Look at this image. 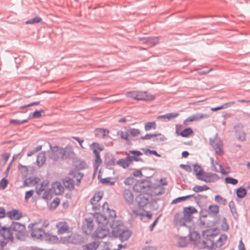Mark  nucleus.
Segmentation results:
<instances>
[{
    "label": "nucleus",
    "instance_id": "f257e3e1",
    "mask_svg": "<svg viewBox=\"0 0 250 250\" xmlns=\"http://www.w3.org/2000/svg\"><path fill=\"white\" fill-rule=\"evenodd\" d=\"M98 227L93 233L96 238L102 239L109 234V229L107 227L108 220L106 216L100 213H96L94 215Z\"/></svg>",
    "mask_w": 250,
    "mask_h": 250
},
{
    "label": "nucleus",
    "instance_id": "f03ea898",
    "mask_svg": "<svg viewBox=\"0 0 250 250\" xmlns=\"http://www.w3.org/2000/svg\"><path fill=\"white\" fill-rule=\"evenodd\" d=\"M110 227L112 229V235L115 237H119L121 242L125 241L129 238L131 232L128 229H125L122 221H115L111 223Z\"/></svg>",
    "mask_w": 250,
    "mask_h": 250
},
{
    "label": "nucleus",
    "instance_id": "7ed1b4c3",
    "mask_svg": "<svg viewBox=\"0 0 250 250\" xmlns=\"http://www.w3.org/2000/svg\"><path fill=\"white\" fill-rule=\"evenodd\" d=\"M13 239V234L9 227H1L0 229V246L3 247L9 242H12Z\"/></svg>",
    "mask_w": 250,
    "mask_h": 250
},
{
    "label": "nucleus",
    "instance_id": "20e7f679",
    "mask_svg": "<svg viewBox=\"0 0 250 250\" xmlns=\"http://www.w3.org/2000/svg\"><path fill=\"white\" fill-rule=\"evenodd\" d=\"M28 229L31 232L32 238L36 239H42L45 231L42 229L40 223H31L28 225Z\"/></svg>",
    "mask_w": 250,
    "mask_h": 250
},
{
    "label": "nucleus",
    "instance_id": "39448f33",
    "mask_svg": "<svg viewBox=\"0 0 250 250\" xmlns=\"http://www.w3.org/2000/svg\"><path fill=\"white\" fill-rule=\"evenodd\" d=\"M133 188L136 192H144L149 188V186L146 181H139L134 185Z\"/></svg>",
    "mask_w": 250,
    "mask_h": 250
},
{
    "label": "nucleus",
    "instance_id": "423d86ee",
    "mask_svg": "<svg viewBox=\"0 0 250 250\" xmlns=\"http://www.w3.org/2000/svg\"><path fill=\"white\" fill-rule=\"evenodd\" d=\"M139 39L143 43L149 46H153L159 42V39L157 37H139Z\"/></svg>",
    "mask_w": 250,
    "mask_h": 250
},
{
    "label": "nucleus",
    "instance_id": "0eeeda50",
    "mask_svg": "<svg viewBox=\"0 0 250 250\" xmlns=\"http://www.w3.org/2000/svg\"><path fill=\"white\" fill-rule=\"evenodd\" d=\"M155 96L146 91H137L136 100L138 101H152Z\"/></svg>",
    "mask_w": 250,
    "mask_h": 250
},
{
    "label": "nucleus",
    "instance_id": "6e6552de",
    "mask_svg": "<svg viewBox=\"0 0 250 250\" xmlns=\"http://www.w3.org/2000/svg\"><path fill=\"white\" fill-rule=\"evenodd\" d=\"M135 201L139 207L143 208L149 203V195L148 194H140L137 196Z\"/></svg>",
    "mask_w": 250,
    "mask_h": 250
},
{
    "label": "nucleus",
    "instance_id": "1a4fd4ad",
    "mask_svg": "<svg viewBox=\"0 0 250 250\" xmlns=\"http://www.w3.org/2000/svg\"><path fill=\"white\" fill-rule=\"evenodd\" d=\"M219 177L217 174L210 172L204 173L202 178H199V180L206 183H213L217 181Z\"/></svg>",
    "mask_w": 250,
    "mask_h": 250
},
{
    "label": "nucleus",
    "instance_id": "9d476101",
    "mask_svg": "<svg viewBox=\"0 0 250 250\" xmlns=\"http://www.w3.org/2000/svg\"><path fill=\"white\" fill-rule=\"evenodd\" d=\"M197 212V209L193 207L189 206L188 207L184 208V216H185V218H186V219L189 222H190L193 217L192 215Z\"/></svg>",
    "mask_w": 250,
    "mask_h": 250
},
{
    "label": "nucleus",
    "instance_id": "9b49d317",
    "mask_svg": "<svg viewBox=\"0 0 250 250\" xmlns=\"http://www.w3.org/2000/svg\"><path fill=\"white\" fill-rule=\"evenodd\" d=\"M174 222L176 225L180 226H185L187 222H189L186 219L185 216L182 215L181 213L177 212L174 216Z\"/></svg>",
    "mask_w": 250,
    "mask_h": 250
},
{
    "label": "nucleus",
    "instance_id": "f8f14e48",
    "mask_svg": "<svg viewBox=\"0 0 250 250\" xmlns=\"http://www.w3.org/2000/svg\"><path fill=\"white\" fill-rule=\"evenodd\" d=\"M9 228L12 232L15 231L17 233L25 231L24 225L19 222H13Z\"/></svg>",
    "mask_w": 250,
    "mask_h": 250
},
{
    "label": "nucleus",
    "instance_id": "ddd939ff",
    "mask_svg": "<svg viewBox=\"0 0 250 250\" xmlns=\"http://www.w3.org/2000/svg\"><path fill=\"white\" fill-rule=\"evenodd\" d=\"M56 228L58 229L57 233L62 234L67 232L68 227L65 222H59L56 224Z\"/></svg>",
    "mask_w": 250,
    "mask_h": 250
},
{
    "label": "nucleus",
    "instance_id": "4468645a",
    "mask_svg": "<svg viewBox=\"0 0 250 250\" xmlns=\"http://www.w3.org/2000/svg\"><path fill=\"white\" fill-rule=\"evenodd\" d=\"M123 195L128 205H130L132 204L134 200V196L132 192L130 189H125Z\"/></svg>",
    "mask_w": 250,
    "mask_h": 250
},
{
    "label": "nucleus",
    "instance_id": "2eb2a0df",
    "mask_svg": "<svg viewBox=\"0 0 250 250\" xmlns=\"http://www.w3.org/2000/svg\"><path fill=\"white\" fill-rule=\"evenodd\" d=\"M7 215L8 217L12 220H19L22 216V213L15 209L8 211Z\"/></svg>",
    "mask_w": 250,
    "mask_h": 250
},
{
    "label": "nucleus",
    "instance_id": "dca6fc26",
    "mask_svg": "<svg viewBox=\"0 0 250 250\" xmlns=\"http://www.w3.org/2000/svg\"><path fill=\"white\" fill-rule=\"evenodd\" d=\"M222 145V141L220 139L215 137V143L213 145L212 147L215 151V153L217 154L222 155L224 154V151L221 148Z\"/></svg>",
    "mask_w": 250,
    "mask_h": 250
},
{
    "label": "nucleus",
    "instance_id": "f3484780",
    "mask_svg": "<svg viewBox=\"0 0 250 250\" xmlns=\"http://www.w3.org/2000/svg\"><path fill=\"white\" fill-rule=\"evenodd\" d=\"M106 213L107 214L105 215H104V216L106 217L107 219L108 220L109 225L113 222L121 221L120 220L115 219L116 218V213L114 210L109 209V210L106 211Z\"/></svg>",
    "mask_w": 250,
    "mask_h": 250
},
{
    "label": "nucleus",
    "instance_id": "a211bd4d",
    "mask_svg": "<svg viewBox=\"0 0 250 250\" xmlns=\"http://www.w3.org/2000/svg\"><path fill=\"white\" fill-rule=\"evenodd\" d=\"M74 182L73 179L69 177H66L62 180L64 186L69 190H71L74 189Z\"/></svg>",
    "mask_w": 250,
    "mask_h": 250
},
{
    "label": "nucleus",
    "instance_id": "6ab92c4d",
    "mask_svg": "<svg viewBox=\"0 0 250 250\" xmlns=\"http://www.w3.org/2000/svg\"><path fill=\"white\" fill-rule=\"evenodd\" d=\"M52 188L56 195L61 194L64 190L63 187L61 183L59 182H53L52 184Z\"/></svg>",
    "mask_w": 250,
    "mask_h": 250
},
{
    "label": "nucleus",
    "instance_id": "aec40b11",
    "mask_svg": "<svg viewBox=\"0 0 250 250\" xmlns=\"http://www.w3.org/2000/svg\"><path fill=\"white\" fill-rule=\"evenodd\" d=\"M202 244L203 249H208V250L212 249L214 245L213 240L211 238H204V240L202 242Z\"/></svg>",
    "mask_w": 250,
    "mask_h": 250
},
{
    "label": "nucleus",
    "instance_id": "412c9836",
    "mask_svg": "<svg viewBox=\"0 0 250 250\" xmlns=\"http://www.w3.org/2000/svg\"><path fill=\"white\" fill-rule=\"evenodd\" d=\"M99 246V243L93 241L87 243L83 246L82 248L83 250H96Z\"/></svg>",
    "mask_w": 250,
    "mask_h": 250
},
{
    "label": "nucleus",
    "instance_id": "4be33fe9",
    "mask_svg": "<svg viewBox=\"0 0 250 250\" xmlns=\"http://www.w3.org/2000/svg\"><path fill=\"white\" fill-rule=\"evenodd\" d=\"M42 239H44L48 242H51L53 243H56L58 241V238L57 236L52 235L49 233L45 232Z\"/></svg>",
    "mask_w": 250,
    "mask_h": 250
},
{
    "label": "nucleus",
    "instance_id": "5701e85b",
    "mask_svg": "<svg viewBox=\"0 0 250 250\" xmlns=\"http://www.w3.org/2000/svg\"><path fill=\"white\" fill-rule=\"evenodd\" d=\"M40 181V178L37 177H29L26 178L24 181V185L25 186H29L30 184H32L33 185H35L38 184Z\"/></svg>",
    "mask_w": 250,
    "mask_h": 250
},
{
    "label": "nucleus",
    "instance_id": "b1692460",
    "mask_svg": "<svg viewBox=\"0 0 250 250\" xmlns=\"http://www.w3.org/2000/svg\"><path fill=\"white\" fill-rule=\"evenodd\" d=\"M46 161L45 154L44 152H40L37 156V165L40 167L42 166Z\"/></svg>",
    "mask_w": 250,
    "mask_h": 250
},
{
    "label": "nucleus",
    "instance_id": "393cba45",
    "mask_svg": "<svg viewBox=\"0 0 250 250\" xmlns=\"http://www.w3.org/2000/svg\"><path fill=\"white\" fill-rule=\"evenodd\" d=\"M193 171L196 173V178L199 180V178H201L202 175L204 173L203 169L201 168V167L198 164H195L193 167Z\"/></svg>",
    "mask_w": 250,
    "mask_h": 250
},
{
    "label": "nucleus",
    "instance_id": "a878e982",
    "mask_svg": "<svg viewBox=\"0 0 250 250\" xmlns=\"http://www.w3.org/2000/svg\"><path fill=\"white\" fill-rule=\"evenodd\" d=\"M189 236L190 241L194 242L195 245L200 242V235L197 231H192L190 233Z\"/></svg>",
    "mask_w": 250,
    "mask_h": 250
},
{
    "label": "nucleus",
    "instance_id": "bb28decb",
    "mask_svg": "<svg viewBox=\"0 0 250 250\" xmlns=\"http://www.w3.org/2000/svg\"><path fill=\"white\" fill-rule=\"evenodd\" d=\"M228 239L227 235L225 234H221L218 240L215 243V245L217 248L222 247L227 241Z\"/></svg>",
    "mask_w": 250,
    "mask_h": 250
},
{
    "label": "nucleus",
    "instance_id": "cd10ccee",
    "mask_svg": "<svg viewBox=\"0 0 250 250\" xmlns=\"http://www.w3.org/2000/svg\"><path fill=\"white\" fill-rule=\"evenodd\" d=\"M179 115V114L178 113H169L167 114H166L165 115H160L157 117L158 119H167L168 120H170L172 119L175 118L177 117Z\"/></svg>",
    "mask_w": 250,
    "mask_h": 250
},
{
    "label": "nucleus",
    "instance_id": "c85d7f7f",
    "mask_svg": "<svg viewBox=\"0 0 250 250\" xmlns=\"http://www.w3.org/2000/svg\"><path fill=\"white\" fill-rule=\"evenodd\" d=\"M100 182L104 185L113 186L116 183V180L112 177H108L101 179Z\"/></svg>",
    "mask_w": 250,
    "mask_h": 250
},
{
    "label": "nucleus",
    "instance_id": "c756f323",
    "mask_svg": "<svg viewBox=\"0 0 250 250\" xmlns=\"http://www.w3.org/2000/svg\"><path fill=\"white\" fill-rule=\"evenodd\" d=\"M116 164L124 168H127L130 165V163L127 159V157H126L124 159H121L118 160Z\"/></svg>",
    "mask_w": 250,
    "mask_h": 250
},
{
    "label": "nucleus",
    "instance_id": "7c9ffc66",
    "mask_svg": "<svg viewBox=\"0 0 250 250\" xmlns=\"http://www.w3.org/2000/svg\"><path fill=\"white\" fill-rule=\"evenodd\" d=\"M229 206L230 210V211L232 214V216H233L234 219H236L238 217V215L236 211L234 202L232 200H231L229 202Z\"/></svg>",
    "mask_w": 250,
    "mask_h": 250
},
{
    "label": "nucleus",
    "instance_id": "2f4dec72",
    "mask_svg": "<svg viewBox=\"0 0 250 250\" xmlns=\"http://www.w3.org/2000/svg\"><path fill=\"white\" fill-rule=\"evenodd\" d=\"M60 150L59 154L61 155V158L62 160L66 159L69 157L70 151L68 149L66 148H61Z\"/></svg>",
    "mask_w": 250,
    "mask_h": 250
},
{
    "label": "nucleus",
    "instance_id": "473e14b6",
    "mask_svg": "<svg viewBox=\"0 0 250 250\" xmlns=\"http://www.w3.org/2000/svg\"><path fill=\"white\" fill-rule=\"evenodd\" d=\"M247 192L246 188L243 187L238 188L236 191V194L239 198H244L247 194Z\"/></svg>",
    "mask_w": 250,
    "mask_h": 250
},
{
    "label": "nucleus",
    "instance_id": "72a5a7b5",
    "mask_svg": "<svg viewBox=\"0 0 250 250\" xmlns=\"http://www.w3.org/2000/svg\"><path fill=\"white\" fill-rule=\"evenodd\" d=\"M210 189V188L206 185L195 186L192 188V190L198 193L203 191H206Z\"/></svg>",
    "mask_w": 250,
    "mask_h": 250
},
{
    "label": "nucleus",
    "instance_id": "f704fd0d",
    "mask_svg": "<svg viewBox=\"0 0 250 250\" xmlns=\"http://www.w3.org/2000/svg\"><path fill=\"white\" fill-rule=\"evenodd\" d=\"M108 133V131L107 130L103 128H98L96 130L95 135L96 136L104 138Z\"/></svg>",
    "mask_w": 250,
    "mask_h": 250
},
{
    "label": "nucleus",
    "instance_id": "c9c22d12",
    "mask_svg": "<svg viewBox=\"0 0 250 250\" xmlns=\"http://www.w3.org/2000/svg\"><path fill=\"white\" fill-rule=\"evenodd\" d=\"M193 133L192 129L190 127L184 129L180 133V135L183 137H188Z\"/></svg>",
    "mask_w": 250,
    "mask_h": 250
},
{
    "label": "nucleus",
    "instance_id": "e433bc0d",
    "mask_svg": "<svg viewBox=\"0 0 250 250\" xmlns=\"http://www.w3.org/2000/svg\"><path fill=\"white\" fill-rule=\"evenodd\" d=\"M42 19L41 17L36 16L33 18H32L30 20H28L25 21V24H35L37 23H39L42 21Z\"/></svg>",
    "mask_w": 250,
    "mask_h": 250
},
{
    "label": "nucleus",
    "instance_id": "4c0bfd02",
    "mask_svg": "<svg viewBox=\"0 0 250 250\" xmlns=\"http://www.w3.org/2000/svg\"><path fill=\"white\" fill-rule=\"evenodd\" d=\"M156 125L155 122H147L145 125V129L146 131H149L151 129H155Z\"/></svg>",
    "mask_w": 250,
    "mask_h": 250
},
{
    "label": "nucleus",
    "instance_id": "58836bf2",
    "mask_svg": "<svg viewBox=\"0 0 250 250\" xmlns=\"http://www.w3.org/2000/svg\"><path fill=\"white\" fill-rule=\"evenodd\" d=\"M202 235L204 238L212 239L214 237L213 231L210 229H207L203 231Z\"/></svg>",
    "mask_w": 250,
    "mask_h": 250
},
{
    "label": "nucleus",
    "instance_id": "ea45409f",
    "mask_svg": "<svg viewBox=\"0 0 250 250\" xmlns=\"http://www.w3.org/2000/svg\"><path fill=\"white\" fill-rule=\"evenodd\" d=\"M187 239L185 237H180L178 242H177V246L181 248H184L187 245Z\"/></svg>",
    "mask_w": 250,
    "mask_h": 250
},
{
    "label": "nucleus",
    "instance_id": "a19ab883",
    "mask_svg": "<svg viewBox=\"0 0 250 250\" xmlns=\"http://www.w3.org/2000/svg\"><path fill=\"white\" fill-rule=\"evenodd\" d=\"M193 117H194V119H195L194 121H197L200 120L202 119L208 118V115L200 113L193 115Z\"/></svg>",
    "mask_w": 250,
    "mask_h": 250
},
{
    "label": "nucleus",
    "instance_id": "79ce46f5",
    "mask_svg": "<svg viewBox=\"0 0 250 250\" xmlns=\"http://www.w3.org/2000/svg\"><path fill=\"white\" fill-rule=\"evenodd\" d=\"M115 159L114 158L112 157L111 159L109 160L108 161H106L105 162V167L109 169H112V167L115 166Z\"/></svg>",
    "mask_w": 250,
    "mask_h": 250
},
{
    "label": "nucleus",
    "instance_id": "37998d69",
    "mask_svg": "<svg viewBox=\"0 0 250 250\" xmlns=\"http://www.w3.org/2000/svg\"><path fill=\"white\" fill-rule=\"evenodd\" d=\"M225 183L227 184H230L233 185H235L238 183L237 179L230 177H227L225 179Z\"/></svg>",
    "mask_w": 250,
    "mask_h": 250
},
{
    "label": "nucleus",
    "instance_id": "c03bdc74",
    "mask_svg": "<svg viewBox=\"0 0 250 250\" xmlns=\"http://www.w3.org/2000/svg\"><path fill=\"white\" fill-rule=\"evenodd\" d=\"M219 206L217 205H210L208 207L209 212L214 214L219 212Z\"/></svg>",
    "mask_w": 250,
    "mask_h": 250
},
{
    "label": "nucleus",
    "instance_id": "a18cd8bd",
    "mask_svg": "<svg viewBox=\"0 0 250 250\" xmlns=\"http://www.w3.org/2000/svg\"><path fill=\"white\" fill-rule=\"evenodd\" d=\"M102 198V195H100L99 193L98 194H95L91 199L90 203L92 205H95Z\"/></svg>",
    "mask_w": 250,
    "mask_h": 250
},
{
    "label": "nucleus",
    "instance_id": "49530a36",
    "mask_svg": "<svg viewBox=\"0 0 250 250\" xmlns=\"http://www.w3.org/2000/svg\"><path fill=\"white\" fill-rule=\"evenodd\" d=\"M215 201L223 205H226L227 204V200L226 199L223 198L221 196L217 195L215 196Z\"/></svg>",
    "mask_w": 250,
    "mask_h": 250
},
{
    "label": "nucleus",
    "instance_id": "de8ad7c7",
    "mask_svg": "<svg viewBox=\"0 0 250 250\" xmlns=\"http://www.w3.org/2000/svg\"><path fill=\"white\" fill-rule=\"evenodd\" d=\"M128 132L132 137H137L140 133V131L139 129L134 128H130L128 129Z\"/></svg>",
    "mask_w": 250,
    "mask_h": 250
},
{
    "label": "nucleus",
    "instance_id": "09e8293b",
    "mask_svg": "<svg viewBox=\"0 0 250 250\" xmlns=\"http://www.w3.org/2000/svg\"><path fill=\"white\" fill-rule=\"evenodd\" d=\"M42 146L41 145L38 146L35 149L33 150L29 151L27 154L28 157H30L32 156L35 153H37L38 151L41 150L42 149Z\"/></svg>",
    "mask_w": 250,
    "mask_h": 250
},
{
    "label": "nucleus",
    "instance_id": "8fccbe9b",
    "mask_svg": "<svg viewBox=\"0 0 250 250\" xmlns=\"http://www.w3.org/2000/svg\"><path fill=\"white\" fill-rule=\"evenodd\" d=\"M160 135V133H155L153 134H147L145 136L140 137V139H141V140H148V139H150L151 137L158 136V135Z\"/></svg>",
    "mask_w": 250,
    "mask_h": 250
},
{
    "label": "nucleus",
    "instance_id": "3c124183",
    "mask_svg": "<svg viewBox=\"0 0 250 250\" xmlns=\"http://www.w3.org/2000/svg\"><path fill=\"white\" fill-rule=\"evenodd\" d=\"M27 122V120H19L12 119L10 121V124H13L16 125H20L24 124Z\"/></svg>",
    "mask_w": 250,
    "mask_h": 250
},
{
    "label": "nucleus",
    "instance_id": "603ef678",
    "mask_svg": "<svg viewBox=\"0 0 250 250\" xmlns=\"http://www.w3.org/2000/svg\"><path fill=\"white\" fill-rule=\"evenodd\" d=\"M69 239L71 243L76 244L80 242V241L79 240L82 239V237L79 235H76L72 238L70 237Z\"/></svg>",
    "mask_w": 250,
    "mask_h": 250
},
{
    "label": "nucleus",
    "instance_id": "864d4df0",
    "mask_svg": "<svg viewBox=\"0 0 250 250\" xmlns=\"http://www.w3.org/2000/svg\"><path fill=\"white\" fill-rule=\"evenodd\" d=\"M8 184V180L5 178H3L0 181V189H5Z\"/></svg>",
    "mask_w": 250,
    "mask_h": 250
},
{
    "label": "nucleus",
    "instance_id": "5fc2aeb1",
    "mask_svg": "<svg viewBox=\"0 0 250 250\" xmlns=\"http://www.w3.org/2000/svg\"><path fill=\"white\" fill-rule=\"evenodd\" d=\"M127 159H128V161H129L130 164L131 163L132 161L141 162H144L142 158L137 157V156H127Z\"/></svg>",
    "mask_w": 250,
    "mask_h": 250
},
{
    "label": "nucleus",
    "instance_id": "6e6d98bb",
    "mask_svg": "<svg viewBox=\"0 0 250 250\" xmlns=\"http://www.w3.org/2000/svg\"><path fill=\"white\" fill-rule=\"evenodd\" d=\"M50 189H47L45 190L42 198L44 200H47L49 198H50Z\"/></svg>",
    "mask_w": 250,
    "mask_h": 250
},
{
    "label": "nucleus",
    "instance_id": "4d7b16f0",
    "mask_svg": "<svg viewBox=\"0 0 250 250\" xmlns=\"http://www.w3.org/2000/svg\"><path fill=\"white\" fill-rule=\"evenodd\" d=\"M118 134L120 135V137L121 139L125 140L126 141L129 140V133H128V132H123L121 131H120V133H118Z\"/></svg>",
    "mask_w": 250,
    "mask_h": 250
},
{
    "label": "nucleus",
    "instance_id": "13d9d810",
    "mask_svg": "<svg viewBox=\"0 0 250 250\" xmlns=\"http://www.w3.org/2000/svg\"><path fill=\"white\" fill-rule=\"evenodd\" d=\"M126 96L127 97L136 100L137 91H132L127 92L126 93Z\"/></svg>",
    "mask_w": 250,
    "mask_h": 250
},
{
    "label": "nucleus",
    "instance_id": "bf43d9fd",
    "mask_svg": "<svg viewBox=\"0 0 250 250\" xmlns=\"http://www.w3.org/2000/svg\"><path fill=\"white\" fill-rule=\"evenodd\" d=\"M186 199H187L186 196L179 197L176 198L175 199H174L172 201L171 204H177L178 203L184 201L186 200Z\"/></svg>",
    "mask_w": 250,
    "mask_h": 250
},
{
    "label": "nucleus",
    "instance_id": "052dcab7",
    "mask_svg": "<svg viewBox=\"0 0 250 250\" xmlns=\"http://www.w3.org/2000/svg\"><path fill=\"white\" fill-rule=\"evenodd\" d=\"M207 197H208L207 196L205 195L197 194L196 195V196L194 197V199H195V202L197 204H199L200 203V200L201 199H207Z\"/></svg>",
    "mask_w": 250,
    "mask_h": 250
},
{
    "label": "nucleus",
    "instance_id": "680f3d73",
    "mask_svg": "<svg viewBox=\"0 0 250 250\" xmlns=\"http://www.w3.org/2000/svg\"><path fill=\"white\" fill-rule=\"evenodd\" d=\"M218 165L220 167V172L224 175H227L228 174V172L224 169V167H223L222 165L219 163L218 161L214 162V165Z\"/></svg>",
    "mask_w": 250,
    "mask_h": 250
},
{
    "label": "nucleus",
    "instance_id": "e2e57ef3",
    "mask_svg": "<svg viewBox=\"0 0 250 250\" xmlns=\"http://www.w3.org/2000/svg\"><path fill=\"white\" fill-rule=\"evenodd\" d=\"M87 223V228L89 229V230H92L93 229V227L94 226L93 221L90 218L86 219L85 220Z\"/></svg>",
    "mask_w": 250,
    "mask_h": 250
},
{
    "label": "nucleus",
    "instance_id": "0e129e2a",
    "mask_svg": "<svg viewBox=\"0 0 250 250\" xmlns=\"http://www.w3.org/2000/svg\"><path fill=\"white\" fill-rule=\"evenodd\" d=\"M45 190V188H44L41 184L36 187V193L38 195H40L43 191Z\"/></svg>",
    "mask_w": 250,
    "mask_h": 250
},
{
    "label": "nucleus",
    "instance_id": "69168bd1",
    "mask_svg": "<svg viewBox=\"0 0 250 250\" xmlns=\"http://www.w3.org/2000/svg\"><path fill=\"white\" fill-rule=\"evenodd\" d=\"M134 183V178L132 177H127L124 183L126 185H132Z\"/></svg>",
    "mask_w": 250,
    "mask_h": 250
},
{
    "label": "nucleus",
    "instance_id": "338daca9",
    "mask_svg": "<svg viewBox=\"0 0 250 250\" xmlns=\"http://www.w3.org/2000/svg\"><path fill=\"white\" fill-rule=\"evenodd\" d=\"M25 231H21V232H17L16 233V237L17 239L22 240L24 239Z\"/></svg>",
    "mask_w": 250,
    "mask_h": 250
},
{
    "label": "nucleus",
    "instance_id": "774afa93",
    "mask_svg": "<svg viewBox=\"0 0 250 250\" xmlns=\"http://www.w3.org/2000/svg\"><path fill=\"white\" fill-rule=\"evenodd\" d=\"M49 157L51 159H52L54 161H57L59 158V155L57 154V153L50 152Z\"/></svg>",
    "mask_w": 250,
    "mask_h": 250
}]
</instances>
